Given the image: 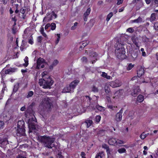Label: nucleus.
<instances>
[{
	"mask_svg": "<svg viewBox=\"0 0 158 158\" xmlns=\"http://www.w3.org/2000/svg\"><path fill=\"white\" fill-rule=\"evenodd\" d=\"M124 45L121 38L116 39V43L115 45L116 48L115 53L118 58L119 59L123 60L126 57L125 49L123 47Z\"/></svg>",
	"mask_w": 158,
	"mask_h": 158,
	"instance_id": "f257e3e1",
	"label": "nucleus"
},
{
	"mask_svg": "<svg viewBox=\"0 0 158 158\" xmlns=\"http://www.w3.org/2000/svg\"><path fill=\"white\" fill-rule=\"evenodd\" d=\"M39 141L44 143L46 147L52 148L53 147L52 145L55 140V138L44 135L39 137Z\"/></svg>",
	"mask_w": 158,
	"mask_h": 158,
	"instance_id": "f03ea898",
	"label": "nucleus"
},
{
	"mask_svg": "<svg viewBox=\"0 0 158 158\" xmlns=\"http://www.w3.org/2000/svg\"><path fill=\"white\" fill-rule=\"evenodd\" d=\"M24 123L23 121H19L17 123V128L16 130L17 133L22 135L25 136L26 135L25 130L23 127V125Z\"/></svg>",
	"mask_w": 158,
	"mask_h": 158,
	"instance_id": "7ed1b4c3",
	"label": "nucleus"
},
{
	"mask_svg": "<svg viewBox=\"0 0 158 158\" xmlns=\"http://www.w3.org/2000/svg\"><path fill=\"white\" fill-rule=\"evenodd\" d=\"M41 104L46 108L48 109H50L52 106L50 98L47 96L42 99Z\"/></svg>",
	"mask_w": 158,
	"mask_h": 158,
	"instance_id": "20e7f679",
	"label": "nucleus"
},
{
	"mask_svg": "<svg viewBox=\"0 0 158 158\" xmlns=\"http://www.w3.org/2000/svg\"><path fill=\"white\" fill-rule=\"evenodd\" d=\"M54 81L50 77L46 79H45L44 84L43 88L44 89H48L51 88V86L52 85Z\"/></svg>",
	"mask_w": 158,
	"mask_h": 158,
	"instance_id": "39448f33",
	"label": "nucleus"
},
{
	"mask_svg": "<svg viewBox=\"0 0 158 158\" xmlns=\"http://www.w3.org/2000/svg\"><path fill=\"white\" fill-rule=\"evenodd\" d=\"M79 82L78 80H75L70 84V93L73 92L74 89Z\"/></svg>",
	"mask_w": 158,
	"mask_h": 158,
	"instance_id": "423d86ee",
	"label": "nucleus"
},
{
	"mask_svg": "<svg viewBox=\"0 0 158 158\" xmlns=\"http://www.w3.org/2000/svg\"><path fill=\"white\" fill-rule=\"evenodd\" d=\"M109 85L113 88H115L120 86L122 85L121 82L118 81H112L109 83Z\"/></svg>",
	"mask_w": 158,
	"mask_h": 158,
	"instance_id": "0eeeda50",
	"label": "nucleus"
},
{
	"mask_svg": "<svg viewBox=\"0 0 158 158\" xmlns=\"http://www.w3.org/2000/svg\"><path fill=\"white\" fill-rule=\"evenodd\" d=\"M122 109H121L117 113L115 116V120L117 122H120L122 119Z\"/></svg>",
	"mask_w": 158,
	"mask_h": 158,
	"instance_id": "6e6552de",
	"label": "nucleus"
},
{
	"mask_svg": "<svg viewBox=\"0 0 158 158\" xmlns=\"http://www.w3.org/2000/svg\"><path fill=\"white\" fill-rule=\"evenodd\" d=\"M17 69L15 68H11L6 70L5 73L6 74H11L12 73L16 72Z\"/></svg>",
	"mask_w": 158,
	"mask_h": 158,
	"instance_id": "1a4fd4ad",
	"label": "nucleus"
},
{
	"mask_svg": "<svg viewBox=\"0 0 158 158\" xmlns=\"http://www.w3.org/2000/svg\"><path fill=\"white\" fill-rule=\"evenodd\" d=\"M20 84V83L18 82L15 84L13 89L12 94H15L18 91L19 87V85Z\"/></svg>",
	"mask_w": 158,
	"mask_h": 158,
	"instance_id": "9d476101",
	"label": "nucleus"
},
{
	"mask_svg": "<svg viewBox=\"0 0 158 158\" xmlns=\"http://www.w3.org/2000/svg\"><path fill=\"white\" fill-rule=\"evenodd\" d=\"M117 139L112 138L109 139L108 141V143L110 145H116Z\"/></svg>",
	"mask_w": 158,
	"mask_h": 158,
	"instance_id": "9b49d317",
	"label": "nucleus"
},
{
	"mask_svg": "<svg viewBox=\"0 0 158 158\" xmlns=\"http://www.w3.org/2000/svg\"><path fill=\"white\" fill-rule=\"evenodd\" d=\"M140 91V90L139 89V87H136L133 89L131 93V95L134 97H135L137 94Z\"/></svg>",
	"mask_w": 158,
	"mask_h": 158,
	"instance_id": "f8f14e48",
	"label": "nucleus"
},
{
	"mask_svg": "<svg viewBox=\"0 0 158 158\" xmlns=\"http://www.w3.org/2000/svg\"><path fill=\"white\" fill-rule=\"evenodd\" d=\"M59 63L58 61L57 60H55L52 64L49 66V68L50 69H52L55 66H56Z\"/></svg>",
	"mask_w": 158,
	"mask_h": 158,
	"instance_id": "ddd939ff",
	"label": "nucleus"
},
{
	"mask_svg": "<svg viewBox=\"0 0 158 158\" xmlns=\"http://www.w3.org/2000/svg\"><path fill=\"white\" fill-rule=\"evenodd\" d=\"M104 88L106 95H108L109 96H111V92L109 86L106 85Z\"/></svg>",
	"mask_w": 158,
	"mask_h": 158,
	"instance_id": "4468645a",
	"label": "nucleus"
},
{
	"mask_svg": "<svg viewBox=\"0 0 158 158\" xmlns=\"http://www.w3.org/2000/svg\"><path fill=\"white\" fill-rule=\"evenodd\" d=\"M97 55L96 53L94 52H92L90 53V56L91 57H94L96 59V60H92V63H94V62H95V61H96L97 59L96 58L97 56Z\"/></svg>",
	"mask_w": 158,
	"mask_h": 158,
	"instance_id": "2eb2a0df",
	"label": "nucleus"
},
{
	"mask_svg": "<svg viewBox=\"0 0 158 158\" xmlns=\"http://www.w3.org/2000/svg\"><path fill=\"white\" fill-rule=\"evenodd\" d=\"M156 15H157L156 13H152L151 14L150 18V20L151 22H152L155 20Z\"/></svg>",
	"mask_w": 158,
	"mask_h": 158,
	"instance_id": "dca6fc26",
	"label": "nucleus"
},
{
	"mask_svg": "<svg viewBox=\"0 0 158 158\" xmlns=\"http://www.w3.org/2000/svg\"><path fill=\"white\" fill-rule=\"evenodd\" d=\"M102 76L108 79H112V77H111L110 76L108 75L105 72H103L102 73Z\"/></svg>",
	"mask_w": 158,
	"mask_h": 158,
	"instance_id": "f3484780",
	"label": "nucleus"
},
{
	"mask_svg": "<svg viewBox=\"0 0 158 158\" xmlns=\"http://www.w3.org/2000/svg\"><path fill=\"white\" fill-rule=\"evenodd\" d=\"M142 21V18L140 17H139L137 19L132 20V22L134 23H141Z\"/></svg>",
	"mask_w": 158,
	"mask_h": 158,
	"instance_id": "a211bd4d",
	"label": "nucleus"
},
{
	"mask_svg": "<svg viewBox=\"0 0 158 158\" xmlns=\"http://www.w3.org/2000/svg\"><path fill=\"white\" fill-rule=\"evenodd\" d=\"M144 73V70L142 68H140L137 71V74L140 76H142Z\"/></svg>",
	"mask_w": 158,
	"mask_h": 158,
	"instance_id": "6ab92c4d",
	"label": "nucleus"
},
{
	"mask_svg": "<svg viewBox=\"0 0 158 158\" xmlns=\"http://www.w3.org/2000/svg\"><path fill=\"white\" fill-rule=\"evenodd\" d=\"M85 123L87 124V127H89L93 123V121L91 120L87 119L85 121Z\"/></svg>",
	"mask_w": 158,
	"mask_h": 158,
	"instance_id": "aec40b11",
	"label": "nucleus"
},
{
	"mask_svg": "<svg viewBox=\"0 0 158 158\" xmlns=\"http://www.w3.org/2000/svg\"><path fill=\"white\" fill-rule=\"evenodd\" d=\"M29 123V126L30 129H31L32 130H35V124L33 123L32 122H28Z\"/></svg>",
	"mask_w": 158,
	"mask_h": 158,
	"instance_id": "412c9836",
	"label": "nucleus"
},
{
	"mask_svg": "<svg viewBox=\"0 0 158 158\" xmlns=\"http://www.w3.org/2000/svg\"><path fill=\"white\" fill-rule=\"evenodd\" d=\"M144 100V96L142 95H139L137 97V100L139 102H142Z\"/></svg>",
	"mask_w": 158,
	"mask_h": 158,
	"instance_id": "4be33fe9",
	"label": "nucleus"
},
{
	"mask_svg": "<svg viewBox=\"0 0 158 158\" xmlns=\"http://www.w3.org/2000/svg\"><path fill=\"white\" fill-rule=\"evenodd\" d=\"M24 61L25 63L23 64V65L25 67H27L28 64V58L27 56L25 57Z\"/></svg>",
	"mask_w": 158,
	"mask_h": 158,
	"instance_id": "5701e85b",
	"label": "nucleus"
},
{
	"mask_svg": "<svg viewBox=\"0 0 158 158\" xmlns=\"http://www.w3.org/2000/svg\"><path fill=\"white\" fill-rule=\"evenodd\" d=\"M123 92V89H120L115 93V94L116 95H117L118 97L120 96L122 94Z\"/></svg>",
	"mask_w": 158,
	"mask_h": 158,
	"instance_id": "b1692460",
	"label": "nucleus"
},
{
	"mask_svg": "<svg viewBox=\"0 0 158 158\" xmlns=\"http://www.w3.org/2000/svg\"><path fill=\"white\" fill-rule=\"evenodd\" d=\"M95 107L98 110H99L100 111H103L105 110L104 107H103L101 106H100L98 105H96L95 106Z\"/></svg>",
	"mask_w": 158,
	"mask_h": 158,
	"instance_id": "393cba45",
	"label": "nucleus"
},
{
	"mask_svg": "<svg viewBox=\"0 0 158 158\" xmlns=\"http://www.w3.org/2000/svg\"><path fill=\"white\" fill-rule=\"evenodd\" d=\"M60 38V34H56V39L55 41V44H57L59 43Z\"/></svg>",
	"mask_w": 158,
	"mask_h": 158,
	"instance_id": "a878e982",
	"label": "nucleus"
},
{
	"mask_svg": "<svg viewBox=\"0 0 158 158\" xmlns=\"http://www.w3.org/2000/svg\"><path fill=\"white\" fill-rule=\"evenodd\" d=\"M34 95V92L33 91H31L28 92L27 94L26 95V97L27 98H29L31 97Z\"/></svg>",
	"mask_w": 158,
	"mask_h": 158,
	"instance_id": "bb28decb",
	"label": "nucleus"
},
{
	"mask_svg": "<svg viewBox=\"0 0 158 158\" xmlns=\"http://www.w3.org/2000/svg\"><path fill=\"white\" fill-rule=\"evenodd\" d=\"M20 12V13H21L23 15V19H25V17L26 16V15L25 14V10L24 9V8H22L21 9Z\"/></svg>",
	"mask_w": 158,
	"mask_h": 158,
	"instance_id": "cd10ccee",
	"label": "nucleus"
},
{
	"mask_svg": "<svg viewBox=\"0 0 158 158\" xmlns=\"http://www.w3.org/2000/svg\"><path fill=\"white\" fill-rule=\"evenodd\" d=\"M104 156L103 152H101L98 154L95 157V158H102Z\"/></svg>",
	"mask_w": 158,
	"mask_h": 158,
	"instance_id": "c85d7f7f",
	"label": "nucleus"
},
{
	"mask_svg": "<svg viewBox=\"0 0 158 158\" xmlns=\"http://www.w3.org/2000/svg\"><path fill=\"white\" fill-rule=\"evenodd\" d=\"M91 90L92 91L94 92H98V88L94 85L92 87Z\"/></svg>",
	"mask_w": 158,
	"mask_h": 158,
	"instance_id": "c756f323",
	"label": "nucleus"
},
{
	"mask_svg": "<svg viewBox=\"0 0 158 158\" xmlns=\"http://www.w3.org/2000/svg\"><path fill=\"white\" fill-rule=\"evenodd\" d=\"M7 142L6 141V140L2 139L0 137V144H3L5 145V143H7Z\"/></svg>",
	"mask_w": 158,
	"mask_h": 158,
	"instance_id": "7c9ffc66",
	"label": "nucleus"
},
{
	"mask_svg": "<svg viewBox=\"0 0 158 158\" xmlns=\"http://www.w3.org/2000/svg\"><path fill=\"white\" fill-rule=\"evenodd\" d=\"M91 11V9L90 8H88L87 10H86L84 14V15H85L87 16H88L90 12Z\"/></svg>",
	"mask_w": 158,
	"mask_h": 158,
	"instance_id": "2f4dec72",
	"label": "nucleus"
},
{
	"mask_svg": "<svg viewBox=\"0 0 158 158\" xmlns=\"http://www.w3.org/2000/svg\"><path fill=\"white\" fill-rule=\"evenodd\" d=\"M118 152L120 153H122L126 152V150L124 148H121L118 149Z\"/></svg>",
	"mask_w": 158,
	"mask_h": 158,
	"instance_id": "473e14b6",
	"label": "nucleus"
},
{
	"mask_svg": "<svg viewBox=\"0 0 158 158\" xmlns=\"http://www.w3.org/2000/svg\"><path fill=\"white\" fill-rule=\"evenodd\" d=\"M113 14L112 12L110 13L107 16L106 19L107 21H108L110 19V18L113 16Z\"/></svg>",
	"mask_w": 158,
	"mask_h": 158,
	"instance_id": "72a5a7b5",
	"label": "nucleus"
},
{
	"mask_svg": "<svg viewBox=\"0 0 158 158\" xmlns=\"http://www.w3.org/2000/svg\"><path fill=\"white\" fill-rule=\"evenodd\" d=\"M45 79H40L39 80V84L40 85V86H41L42 85L44 86V82Z\"/></svg>",
	"mask_w": 158,
	"mask_h": 158,
	"instance_id": "f704fd0d",
	"label": "nucleus"
},
{
	"mask_svg": "<svg viewBox=\"0 0 158 158\" xmlns=\"http://www.w3.org/2000/svg\"><path fill=\"white\" fill-rule=\"evenodd\" d=\"M135 31L134 29L132 27L128 28L127 30V31L132 33Z\"/></svg>",
	"mask_w": 158,
	"mask_h": 158,
	"instance_id": "c9c22d12",
	"label": "nucleus"
},
{
	"mask_svg": "<svg viewBox=\"0 0 158 158\" xmlns=\"http://www.w3.org/2000/svg\"><path fill=\"white\" fill-rule=\"evenodd\" d=\"M146 137V135L145 134V132H143L140 135V138L142 139H144Z\"/></svg>",
	"mask_w": 158,
	"mask_h": 158,
	"instance_id": "e433bc0d",
	"label": "nucleus"
},
{
	"mask_svg": "<svg viewBox=\"0 0 158 158\" xmlns=\"http://www.w3.org/2000/svg\"><path fill=\"white\" fill-rule=\"evenodd\" d=\"M131 56L134 59H135L138 56V54L136 52H133L131 53Z\"/></svg>",
	"mask_w": 158,
	"mask_h": 158,
	"instance_id": "4c0bfd02",
	"label": "nucleus"
},
{
	"mask_svg": "<svg viewBox=\"0 0 158 158\" xmlns=\"http://www.w3.org/2000/svg\"><path fill=\"white\" fill-rule=\"evenodd\" d=\"M51 29L52 30H54L55 29L56 26V24L54 23H52L51 25Z\"/></svg>",
	"mask_w": 158,
	"mask_h": 158,
	"instance_id": "58836bf2",
	"label": "nucleus"
},
{
	"mask_svg": "<svg viewBox=\"0 0 158 158\" xmlns=\"http://www.w3.org/2000/svg\"><path fill=\"white\" fill-rule=\"evenodd\" d=\"M125 143V142L123 140H118V139H117L116 145H117L118 144H123V143Z\"/></svg>",
	"mask_w": 158,
	"mask_h": 158,
	"instance_id": "ea45409f",
	"label": "nucleus"
},
{
	"mask_svg": "<svg viewBox=\"0 0 158 158\" xmlns=\"http://www.w3.org/2000/svg\"><path fill=\"white\" fill-rule=\"evenodd\" d=\"M81 61L83 63H86L87 62V59L86 57L83 56L81 59Z\"/></svg>",
	"mask_w": 158,
	"mask_h": 158,
	"instance_id": "a19ab883",
	"label": "nucleus"
},
{
	"mask_svg": "<svg viewBox=\"0 0 158 158\" xmlns=\"http://www.w3.org/2000/svg\"><path fill=\"white\" fill-rule=\"evenodd\" d=\"M101 117L99 115H97L95 118V121L97 122H99L101 119Z\"/></svg>",
	"mask_w": 158,
	"mask_h": 158,
	"instance_id": "79ce46f5",
	"label": "nucleus"
},
{
	"mask_svg": "<svg viewBox=\"0 0 158 158\" xmlns=\"http://www.w3.org/2000/svg\"><path fill=\"white\" fill-rule=\"evenodd\" d=\"M42 40L43 37L41 36H39L37 38V41L38 43H42Z\"/></svg>",
	"mask_w": 158,
	"mask_h": 158,
	"instance_id": "37998d69",
	"label": "nucleus"
},
{
	"mask_svg": "<svg viewBox=\"0 0 158 158\" xmlns=\"http://www.w3.org/2000/svg\"><path fill=\"white\" fill-rule=\"evenodd\" d=\"M78 23L77 22H75L74 23L73 26H72V27H71V29L72 30H75L76 28V27L78 25Z\"/></svg>",
	"mask_w": 158,
	"mask_h": 158,
	"instance_id": "c03bdc74",
	"label": "nucleus"
},
{
	"mask_svg": "<svg viewBox=\"0 0 158 158\" xmlns=\"http://www.w3.org/2000/svg\"><path fill=\"white\" fill-rule=\"evenodd\" d=\"M134 66V65H132L131 64H129L128 66L127 67V70H131Z\"/></svg>",
	"mask_w": 158,
	"mask_h": 158,
	"instance_id": "a18cd8bd",
	"label": "nucleus"
},
{
	"mask_svg": "<svg viewBox=\"0 0 158 158\" xmlns=\"http://www.w3.org/2000/svg\"><path fill=\"white\" fill-rule=\"evenodd\" d=\"M89 43V41H84L83 42L82 45L83 46V47H85Z\"/></svg>",
	"mask_w": 158,
	"mask_h": 158,
	"instance_id": "49530a36",
	"label": "nucleus"
},
{
	"mask_svg": "<svg viewBox=\"0 0 158 158\" xmlns=\"http://www.w3.org/2000/svg\"><path fill=\"white\" fill-rule=\"evenodd\" d=\"M107 106L108 108L111 109L113 110H114V109L116 108V107L115 106H113L112 105H107Z\"/></svg>",
	"mask_w": 158,
	"mask_h": 158,
	"instance_id": "de8ad7c7",
	"label": "nucleus"
},
{
	"mask_svg": "<svg viewBox=\"0 0 158 158\" xmlns=\"http://www.w3.org/2000/svg\"><path fill=\"white\" fill-rule=\"evenodd\" d=\"M38 60L40 61L42 63H45V60L44 59L42 58H41L40 57L39 58Z\"/></svg>",
	"mask_w": 158,
	"mask_h": 158,
	"instance_id": "09e8293b",
	"label": "nucleus"
},
{
	"mask_svg": "<svg viewBox=\"0 0 158 158\" xmlns=\"http://www.w3.org/2000/svg\"><path fill=\"white\" fill-rule=\"evenodd\" d=\"M78 107V106H76L74 108H73V113H76V112H77L78 110H77V107Z\"/></svg>",
	"mask_w": 158,
	"mask_h": 158,
	"instance_id": "8fccbe9b",
	"label": "nucleus"
},
{
	"mask_svg": "<svg viewBox=\"0 0 158 158\" xmlns=\"http://www.w3.org/2000/svg\"><path fill=\"white\" fill-rule=\"evenodd\" d=\"M4 125V123L3 121L0 120V128H2Z\"/></svg>",
	"mask_w": 158,
	"mask_h": 158,
	"instance_id": "3c124183",
	"label": "nucleus"
},
{
	"mask_svg": "<svg viewBox=\"0 0 158 158\" xmlns=\"http://www.w3.org/2000/svg\"><path fill=\"white\" fill-rule=\"evenodd\" d=\"M123 0H117V5H119L122 3Z\"/></svg>",
	"mask_w": 158,
	"mask_h": 158,
	"instance_id": "603ef678",
	"label": "nucleus"
},
{
	"mask_svg": "<svg viewBox=\"0 0 158 158\" xmlns=\"http://www.w3.org/2000/svg\"><path fill=\"white\" fill-rule=\"evenodd\" d=\"M5 154L0 150V158H3Z\"/></svg>",
	"mask_w": 158,
	"mask_h": 158,
	"instance_id": "864d4df0",
	"label": "nucleus"
},
{
	"mask_svg": "<svg viewBox=\"0 0 158 158\" xmlns=\"http://www.w3.org/2000/svg\"><path fill=\"white\" fill-rule=\"evenodd\" d=\"M24 9L25 10V13H27L30 10V9L28 7H24Z\"/></svg>",
	"mask_w": 158,
	"mask_h": 158,
	"instance_id": "5fc2aeb1",
	"label": "nucleus"
},
{
	"mask_svg": "<svg viewBox=\"0 0 158 158\" xmlns=\"http://www.w3.org/2000/svg\"><path fill=\"white\" fill-rule=\"evenodd\" d=\"M51 26V24L49 23L47 24L45 26L44 28L45 30H47L49 27Z\"/></svg>",
	"mask_w": 158,
	"mask_h": 158,
	"instance_id": "6e6d98bb",
	"label": "nucleus"
},
{
	"mask_svg": "<svg viewBox=\"0 0 158 158\" xmlns=\"http://www.w3.org/2000/svg\"><path fill=\"white\" fill-rule=\"evenodd\" d=\"M110 96H109L108 95H106V99L108 102H111V99L110 98Z\"/></svg>",
	"mask_w": 158,
	"mask_h": 158,
	"instance_id": "4d7b16f0",
	"label": "nucleus"
},
{
	"mask_svg": "<svg viewBox=\"0 0 158 158\" xmlns=\"http://www.w3.org/2000/svg\"><path fill=\"white\" fill-rule=\"evenodd\" d=\"M90 0H82V3L83 4L87 3L89 2Z\"/></svg>",
	"mask_w": 158,
	"mask_h": 158,
	"instance_id": "13d9d810",
	"label": "nucleus"
},
{
	"mask_svg": "<svg viewBox=\"0 0 158 158\" xmlns=\"http://www.w3.org/2000/svg\"><path fill=\"white\" fill-rule=\"evenodd\" d=\"M103 148H105L106 149L107 151L109 150V148L108 146L106 144H104V145H103Z\"/></svg>",
	"mask_w": 158,
	"mask_h": 158,
	"instance_id": "bf43d9fd",
	"label": "nucleus"
},
{
	"mask_svg": "<svg viewBox=\"0 0 158 158\" xmlns=\"http://www.w3.org/2000/svg\"><path fill=\"white\" fill-rule=\"evenodd\" d=\"M154 27L156 30H158V23H155L154 25Z\"/></svg>",
	"mask_w": 158,
	"mask_h": 158,
	"instance_id": "052dcab7",
	"label": "nucleus"
},
{
	"mask_svg": "<svg viewBox=\"0 0 158 158\" xmlns=\"http://www.w3.org/2000/svg\"><path fill=\"white\" fill-rule=\"evenodd\" d=\"M81 155L82 158H86L85 157V154L84 152H81Z\"/></svg>",
	"mask_w": 158,
	"mask_h": 158,
	"instance_id": "680f3d73",
	"label": "nucleus"
},
{
	"mask_svg": "<svg viewBox=\"0 0 158 158\" xmlns=\"http://www.w3.org/2000/svg\"><path fill=\"white\" fill-rule=\"evenodd\" d=\"M11 20L12 21H14V22H16L17 21V19L16 18L15 16L14 17H12L11 18Z\"/></svg>",
	"mask_w": 158,
	"mask_h": 158,
	"instance_id": "e2e57ef3",
	"label": "nucleus"
},
{
	"mask_svg": "<svg viewBox=\"0 0 158 158\" xmlns=\"http://www.w3.org/2000/svg\"><path fill=\"white\" fill-rule=\"evenodd\" d=\"M28 43L31 44H33L34 42L33 40L32 39H30L28 41Z\"/></svg>",
	"mask_w": 158,
	"mask_h": 158,
	"instance_id": "0e129e2a",
	"label": "nucleus"
},
{
	"mask_svg": "<svg viewBox=\"0 0 158 158\" xmlns=\"http://www.w3.org/2000/svg\"><path fill=\"white\" fill-rule=\"evenodd\" d=\"M44 27L42 26L41 28H40V32L41 33H43L44 32Z\"/></svg>",
	"mask_w": 158,
	"mask_h": 158,
	"instance_id": "69168bd1",
	"label": "nucleus"
},
{
	"mask_svg": "<svg viewBox=\"0 0 158 158\" xmlns=\"http://www.w3.org/2000/svg\"><path fill=\"white\" fill-rule=\"evenodd\" d=\"M16 8H17V9L15 10V13H16V14H17V13H18L19 12V10L17 9V7L18 6V4H16Z\"/></svg>",
	"mask_w": 158,
	"mask_h": 158,
	"instance_id": "338daca9",
	"label": "nucleus"
},
{
	"mask_svg": "<svg viewBox=\"0 0 158 158\" xmlns=\"http://www.w3.org/2000/svg\"><path fill=\"white\" fill-rule=\"evenodd\" d=\"M148 39L146 37H144L143 38V41H146L148 40Z\"/></svg>",
	"mask_w": 158,
	"mask_h": 158,
	"instance_id": "774afa93",
	"label": "nucleus"
}]
</instances>
